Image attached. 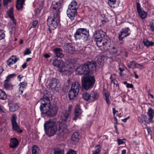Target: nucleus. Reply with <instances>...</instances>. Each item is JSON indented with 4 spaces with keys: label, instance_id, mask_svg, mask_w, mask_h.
Here are the masks:
<instances>
[{
    "label": "nucleus",
    "instance_id": "bb28decb",
    "mask_svg": "<svg viewBox=\"0 0 154 154\" xmlns=\"http://www.w3.org/2000/svg\"><path fill=\"white\" fill-rule=\"evenodd\" d=\"M140 66L143 67V66L136 63L135 61H133L128 64V67L132 68H138Z\"/></svg>",
    "mask_w": 154,
    "mask_h": 154
},
{
    "label": "nucleus",
    "instance_id": "a211bd4d",
    "mask_svg": "<svg viewBox=\"0 0 154 154\" xmlns=\"http://www.w3.org/2000/svg\"><path fill=\"white\" fill-rule=\"evenodd\" d=\"M119 0H108V4L111 8L118 7L120 4Z\"/></svg>",
    "mask_w": 154,
    "mask_h": 154
},
{
    "label": "nucleus",
    "instance_id": "4d7b16f0",
    "mask_svg": "<svg viewBox=\"0 0 154 154\" xmlns=\"http://www.w3.org/2000/svg\"><path fill=\"white\" fill-rule=\"evenodd\" d=\"M150 28V29L153 31L154 30V26L153 23H150L149 24Z\"/></svg>",
    "mask_w": 154,
    "mask_h": 154
},
{
    "label": "nucleus",
    "instance_id": "f704fd0d",
    "mask_svg": "<svg viewBox=\"0 0 154 154\" xmlns=\"http://www.w3.org/2000/svg\"><path fill=\"white\" fill-rule=\"evenodd\" d=\"M82 95L83 98L85 100L90 103V94L85 92L83 93Z\"/></svg>",
    "mask_w": 154,
    "mask_h": 154
},
{
    "label": "nucleus",
    "instance_id": "37998d69",
    "mask_svg": "<svg viewBox=\"0 0 154 154\" xmlns=\"http://www.w3.org/2000/svg\"><path fill=\"white\" fill-rule=\"evenodd\" d=\"M39 149L37 145H34L32 148V154H38Z\"/></svg>",
    "mask_w": 154,
    "mask_h": 154
},
{
    "label": "nucleus",
    "instance_id": "3c124183",
    "mask_svg": "<svg viewBox=\"0 0 154 154\" xmlns=\"http://www.w3.org/2000/svg\"><path fill=\"white\" fill-rule=\"evenodd\" d=\"M31 53V51L29 48H27L25 52L24 53V55H29Z\"/></svg>",
    "mask_w": 154,
    "mask_h": 154
},
{
    "label": "nucleus",
    "instance_id": "69168bd1",
    "mask_svg": "<svg viewBox=\"0 0 154 154\" xmlns=\"http://www.w3.org/2000/svg\"><path fill=\"white\" fill-rule=\"evenodd\" d=\"M3 71L4 69L3 68L2 66H0V76H1L2 72Z\"/></svg>",
    "mask_w": 154,
    "mask_h": 154
},
{
    "label": "nucleus",
    "instance_id": "5701e85b",
    "mask_svg": "<svg viewBox=\"0 0 154 154\" xmlns=\"http://www.w3.org/2000/svg\"><path fill=\"white\" fill-rule=\"evenodd\" d=\"M80 87V85L79 83L78 82H75L72 84L71 89L78 93Z\"/></svg>",
    "mask_w": 154,
    "mask_h": 154
},
{
    "label": "nucleus",
    "instance_id": "6e6552de",
    "mask_svg": "<svg viewBox=\"0 0 154 154\" xmlns=\"http://www.w3.org/2000/svg\"><path fill=\"white\" fill-rule=\"evenodd\" d=\"M62 4L60 2H54L51 6V10L53 15L60 16V9L61 8Z\"/></svg>",
    "mask_w": 154,
    "mask_h": 154
},
{
    "label": "nucleus",
    "instance_id": "473e14b6",
    "mask_svg": "<svg viewBox=\"0 0 154 154\" xmlns=\"http://www.w3.org/2000/svg\"><path fill=\"white\" fill-rule=\"evenodd\" d=\"M103 96L105 97L104 99L106 101V103L109 105L111 103L110 100V96L108 93L104 92L103 94Z\"/></svg>",
    "mask_w": 154,
    "mask_h": 154
},
{
    "label": "nucleus",
    "instance_id": "2eb2a0df",
    "mask_svg": "<svg viewBox=\"0 0 154 154\" xmlns=\"http://www.w3.org/2000/svg\"><path fill=\"white\" fill-rule=\"evenodd\" d=\"M86 63L88 68H89L90 72L91 71L93 72L95 71L96 67V62L95 61H92L90 62H88Z\"/></svg>",
    "mask_w": 154,
    "mask_h": 154
},
{
    "label": "nucleus",
    "instance_id": "9b49d317",
    "mask_svg": "<svg viewBox=\"0 0 154 154\" xmlns=\"http://www.w3.org/2000/svg\"><path fill=\"white\" fill-rule=\"evenodd\" d=\"M64 51L70 54L73 53L75 51V48L71 43H66L63 46Z\"/></svg>",
    "mask_w": 154,
    "mask_h": 154
},
{
    "label": "nucleus",
    "instance_id": "603ef678",
    "mask_svg": "<svg viewBox=\"0 0 154 154\" xmlns=\"http://www.w3.org/2000/svg\"><path fill=\"white\" fill-rule=\"evenodd\" d=\"M19 85L21 86V87L23 88H25L27 86V83L26 82H21L20 83Z\"/></svg>",
    "mask_w": 154,
    "mask_h": 154
},
{
    "label": "nucleus",
    "instance_id": "f3484780",
    "mask_svg": "<svg viewBox=\"0 0 154 154\" xmlns=\"http://www.w3.org/2000/svg\"><path fill=\"white\" fill-rule=\"evenodd\" d=\"M149 117L148 120H146V122L147 123H150L152 122V119L154 116V110L151 108L149 109L147 112Z\"/></svg>",
    "mask_w": 154,
    "mask_h": 154
},
{
    "label": "nucleus",
    "instance_id": "c756f323",
    "mask_svg": "<svg viewBox=\"0 0 154 154\" xmlns=\"http://www.w3.org/2000/svg\"><path fill=\"white\" fill-rule=\"evenodd\" d=\"M54 52L56 56L57 57H62L64 55L62 54V49L60 48H57L54 49Z\"/></svg>",
    "mask_w": 154,
    "mask_h": 154
},
{
    "label": "nucleus",
    "instance_id": "412c9836",
    "mask_svg": "<svg viewBox=\"0 0 154 154\" xmlns=\"http://www.w3.org/2000/svg\"><path fill=\"white\" fill-rule=\"evenodd\" d=\"M18 60L19 58H17L15 56H13L7 61V63L10 66L15 63Z\"/></svg>",
    "mask_w": 154,
    "mask_h": 154
},
{
    "label": "nucleus",
    "instance_id": "c9c22d12",
    "mask_svg": "<svg viewBox=\"0 0 154 154\" xmlns=\"http://www.w3.org/2000/svg\"><path fill=\"white\" fill-rule=\"evenodd\" d=\"M7 94L5 92L0 89V99L5 100L7 98Z\"/></svg>",
    "mask_w": 154,
    "mask_h": 154
},
{
    "label": "nucleus",
    "instance_id": "4c0bfd02",
    "mask_svg": "<svg viewBox=\"0 0 154 154\" xmlns=\"http://www.w3.org/2000/svg\"><path fill=\"white\" fill-rule=\"evenodd\" d=\"M75 72L79 75L85 74V71L81 66H79L75 69Z\"/></svg>",
    "mask_w": 154,
    "mask_h": 154
},
{
    "label": "nucleus",
    "instance_id": "4468645a",
    "mask_svg": "<svg viewBox=\"0 0 154 154\" xmlns=\"http://www.w3.org/2000/svg\"><path fill=\"white\" fill-rule=\"evenodd\" d=\"M70 113L69 112L63 111L61 115L62 122L63 123L69 122L70 121L69 116Z\"/></svg>",
    "mask_w": 154,
    "mask_h": 154
},
{
    "label": "nucleus",
    "instance_id": "864d4df0",
    "mask_svg": "<svg viewBox=\"0 0 154 154\" xmlns=\"http://www.w3.org/2000/svg\"><path fill=\"white\" fill-rule=\"evenodd\" d=\"M143 43L144 45L147 47L149 46V41L146 39H144L143 41Z\"/></svg>",
    "mask_w": 154,
    "mask_h": 154
},
{
    "label": "nucleus",
    "instance_id": "052dcab7",
    "mask_svg": "<svg viewBox=\"0 0 154 154\" xmlns=\"http://www.w3.org/2000/svg\"><path fill=\"white\" fill-rule=\"evenodd\" d=\"M137 119H138V122L139 123H142L143 122V119L141 118H140L139 117H138Z\"/></svg>",
    "mask_w": 154,
    "mask_h": 154
},
{
    "label": "nucleus",
    "instance_id": "39448f33",
    "mask_svg": "<svg viewBox=\"0 0 154 154\" xmlns=\"http://www.w3.org/2000/svg\"><path fill=\"white\" fill-rule=\"evenodd\" d=\"M95 81L94 76H84L82 78V86L86 90L92 88Z\"/></svg>",
    "mask_w": 154,
    "mask_h": 154
},
{
    "label": "nucleus",
    "instance_id": "49530a36",
    "mask_svg": "<svg viewBox=\"0 0 154 154\" xmlns=\"http://www.w3.org/2000/svg\"><path fill=\"white\" fill-rule=\"evenodd\" d=\"M16 75L15 74H10L9 75L7 76L6 77V79L5 80L9 81H10V79L11 78H12L15 76H16Z\"/></svg>",
    "mask_w": 154,
    "mask_h": 154
},
{
    "label": "nucleus",
    "instance_id": "423d86ee",
    "mask_svg": "<svg viewBox=\"0 0 154 154\" xmlns=\"http://www.w3.org/2000/svg\"><path fill=\"white\" fill-rule=\"evenodd\" d=\"M39 103L40 104V109L42 113L47 115L51 106L50 100L48 98L41 99L37 103Z\"/></svg>",
    "mask_w": 154,
    "mask_h": 154
},
{
    "label": "nucleus",
    "instance_id": "79ce46f5",
    "mask_svg": "<svg viewBox=\"0 0 154 154\" xmlns=\"http://www.w3.org/2000/svg\"><path fill=\"white\" fill-rule=\"evenodd\" d=\"M110 52V53L113 56H116L118 55V51L116 48L115 47H112L111 49Z\"/></svg>",
    "mask_w": 154,
    "mask_h": 154
},
{
    "label": "nucleus",
    "instance_id": "4be33fe9",
    "mask_svg": "<svg viewBox=\"0 0 154 154\" xmlns=\"http://www.w3.org/2000/svg\"><path fill=\"white\" fill-rule=\"evenodd\" d=\"M57 112V108L56 107L51 108L49 107V110L48 112L47 115L50 116H54Z\"/></svg>",
    "mask_w": 154,
    "mask_h": 154
},
{
    "label": "nucleus",
    "instance_id": "ddd939ff",
    "mask_svg": "<svg viewBox=\"0 0 154 154\" xmlns=\"http://www.w3.org/2000/svg\"><path fill=\"white\" fill-rule=\"evenodd\" d=\"M77 10L68 7L67 10V14L68 17L71 20H75V15L77 13Z\"/></svg>",
    "mask_w": 154,
    "mask_h": 154
},
{
    "label": "nucleus",
    "instance_id": "aec40b11",
    "mask_svg": "<svg viewBox=\"0 0 154 154\" xmlns=\"http://www.w3.org/2000/svg\"><path fill=\"white\" fill-rule=\"evenodd\" d=\"M18 141L16 138L15 137L11 138L10 140L9 146L12 148H14L18 145Z\"/></svg>",
    "mask_w": 154,
    "mask_h": 154
},
{
    "label": "nucleus",
    "instance_id": "1a4fd4ad",
    "mask_svg": "<svg viewBox=\"0 0 154 154\" xmlns=\"http://www.w3.org/2000/svg\"><path fill=\"white\" fill-rule=\"evenodd\" d=\"M17 116L15 114H13L11 118V123L13 129L15 131L18 132L19 133H21L23 130L20 129V128L16 122Z\"/></svg>",
    "mask_w": 154,
    "mask_h": 154
},
{
    "label": "nucleus",
    "instance_id": "b1692460",
    "mask_svg": "<svg viewBox=\"0 0 154 154\" xmlns=\"http://www.w3.org/2000/svg\"><path fill=\"white\" fill-rule=\"evenodd\" d=\"M25 0H17L16 3V7L18 10H21L23 8V5Z\"/></svg>",
    "mask_w": 154,
    "mask_h": 154
},
{
    "label": "nucleus",
    "instance_id": "2f4dec72",
    "mask_svg": "<svg viewBox=\"0 0 154 154\" xmlns=\"http://www.w3.org/2000/svg\"><path fill=\"white\" fill-rule=\"evenodd\" d=\"M79 139V134L78 132L74 133L72 135L71 140L74 142H78Z\"/></svg>",
    "mask_w": 154,
    "mask_h": 154
},
{
    "label": "nucleus",
    "instance_id": "c03bdc74",
    "mask_svg": "<svg viewBox=\"0 0 154 154\" xmlns=\"http://www.w3.org/2000/svg\"><path fill=\"white\" fill-rule=\"evenodd\" d=\"M18 109V105L15 104L9 107V110L10 111L14 112Z\"/></svg>",
    "mask_w": 154,
    "mask_h": 154
},
{
    "label": "nucleus",
    "instance_id": "a18cd8bd",
    "mask_svg": "<svg viewBox=\"0 0 154 154\" xmlns=\"http://www.w3.org/2000/svg\"><path fill=\"white\" fill-rule=\"evenodd\" d=\"M136 8L137 13L141 11L142 10L141 8V6L140 4L138 2L136 3Z\"/></svg>",
    "mask_w": 154,
    "mask_h": 154
},
{
    "label": "nucleus",
    "instance_id": "e433bc0d",
    "mask_svg": "<svg viewBox=\"0 0 154 154\" xmlns=\"http://www.w3.org/2000/svg\"><path fill=\"white\" fill-rule=\"evenodd\" d=\"M64 150L63 149L56 148L54 149V154H64Z\"/></svg>",
    "mask_w": 154,
    "mask_h": 154
},
{
    "label": "nucleus",
    "instance_id": "5fc2aeb1",
    "mask_svg": "<svg viewBox=\"0 0 154 154\" xmlns=\"http://www.w3.org/2000/svg\"><path fill=\"white\" fill-rule=\"evenodd\" d=\"M3 0V5L5 6H6L8 3L10 2L11 0Z\"/></svg>",
    "mask_w": 154,
    "mask_h": 154
},
{
    "label": "nucleus",
    "instance_id": "8fccbe9b",
    "mask_svg": "<svg viewBox=\"0 0 154 154\" xmlns=\"http://www.w3.org/2000/svg\"><path fill=\"white\" fill-rule=\"evenodd\" d=\"M38 23V21L37 20H35L33 21L32 22V25L30 28V29L34 28L37 25Z\"/></svg>",
    "mask_w": 154,
    "mask_h": 154
},
{
    "label": "nucleus",
    "instance_id": "338daca9",
    "mask_svg": "<svg viewBox=\"0 0 154 154\" xmlns=\"http://www.w3.org/2000/svg\"><path fill=\"white\" fill-rule=\"evenodd\" d=\"M129 118V116H128L127 117L124 119H122V121L124 122H126L127 120Z\"/></svg>",
    "mask_w": 154,
    "mask_h": 154
},
{
    "label": "nucleus",
    "instance_id": "f03ea898",
    "mask_svg": "<svg viewBox=\"0 0 154 154\" xmlns=\"http://www.w3.org/2000/svg\"><path fill=\"white\" fill-rule=\"evenodd\" d=\"M56 122L52 119H49L45 122L44 127L47 135L49 137H51L56 134L58 129H62L60 126L58 128Z\"/></svg>",
    "mask_w": 154,
    "mask_h": 154
},
{
    "label": "nucleus",
    "instance_id": "20e7f679",
    "mask_svg": "<svg viewBox=\"0 0 154 154\" xmlns=\"http://www.w3.org/2000/svg\"><path fill=\"white\" fill-rule=\"evenodd\" d=\"M75 61L74 59H70L66 64L63 63V67L59 69V72L68 75H71L72 70L75 68Z\"/></svg>",
    "mask_w": 154,
    "mask_h": 154
},
{
    "label": "nucleus",
    "instance_id": "393cba45",
    "mask_svg": "<svg viewBox=\"0 0 154 154\" xmlns=\"http://www.w3.org/2000/svg\"><path fill=\"white\" fill-rule=\"evenodd\" d=\"M58 80L56 78H52L51 79L47 86L48 88L51 89L55 85Z\"/></svg>",
    "mask_w": 154,
    "mask_h": 154
},
{
    "label": "nucleus",
    "instance_id": "6e6d98bb",
    "mask_svg": "<svg viewBox=\"0 0 154 154\" xmlns=\"http://www.w3.org/2000/svg\"><path fill=\"white\" fill-rule=\"evenodd\" d=\"M66 154H76V152L72 149H70Z\"/></svg>",
    "mask_w": 154,
    "mask_h": 154
},
{
    "label": "nucleus",
    "instance_id": "9d476101",
    "mask_svg": "<svg viewBox=\"0 0 154 154\" xmlns=\"http://www.w3.org/2000/svg\"><path fill=\"white\" fill-rule=\"evenodd\" d=\"M130 29L129 28L127 27L122 29L118 34V39L120 41H122L123 39L130 35V33L129 32Z\"/></svg>",
    "mask_w": 154,
    "mask_h": 154
},
{
    "label": "nucleus",
    "instance_id": "13d9d810",
    "mask_svg": "<svg viewBox=\"0 0 154 154\" xmlns=\"http://www.w3.org/2000/svg\"><path fill=\"white\" fill-rule=\"evenodd\" d=\"M117 141L119 145H120L124 143V142L123 141V139H119L117 140Z\"/></svg>",
    "mask_w": 154,
    "mask_h": 154
},
{
    "label": "nucleus",
    "instance_id": "774afa93",
    "mask_svg": "<svg viewBox=\"0 0 154 154\" xmlns=\"http://www.w3.org/2000/svg\"><path fill=\"white\" fill-rule=\"evenodd\" d=\"M50 56V55L48 54H45L44 55V57L46 58L49 57Z\"/></svg>",
    "mask_w": 154,
    "mask_h": 154
},
{
    "label": "nucleus",
    "instance_id": "e2e57ef3",
    "mask_svg": "<svg viewBox=\"0 0 154 154\" xmlns=\"http://www.w3.org/2000/svg\"><path fill=\"white\" fill-rule=\"evenodd\" d=\"M24 88H23V87H21V86H20L19 90L20 91V93H22L23 92V89Z\"/></svg>",
    "mask_w": 154,
    "mask_h": 154
},
{
    "label": "nucleus",
    "instance_id": "58836bf2",
    "mask_svg": "<svg viewBox=\"0 0 154 154\" xmlns=\"http://www.w3.org/2000/svg\"><path fill=\"white\" fill-rule=\"evenodd\" d=\"M95 150L94 151L92 154H100L101 151V147L100 145L98 144L95 146Z\"/></svg>",
    "mask_w": 154,
    "mask_h": 154
},
{
    "label": "nucleus",
    "instance_id": "a878e982",
    "mask_svg": "<svg viewBox=\"0 0 154 154\" xmlns=\"http://www.w3.org/2000/svg\"><path fill=\"white\" fill-rule=\"evenodd\" d=\"M78 93L71 89L69 92L68 96L70 100L75 98L78 95Z\"/></svg>",
    "mask_w": 154,
    "mask_h": 154
},
{
    "label": "nucleus",
    "instance_id": "7c9ffc66",
    "mask_svg": "<svg viewBox=\"0 0 154 154\" xmlns=\"http://www.w3.org/2000/svg\"><path fill=\"white\" fill-rule=\"evenodd\" d=\"M54 85L52 88V90L54 92L59 91L60 89V84L59 80L57 81L56 83Z\"/></svg>",
    "mask_w": 154,
    "mask_h": 154
},
{
    "label": "nucleus",
    "instance_id": "dca6fc26",
    "mask_svg": "<svg viewBox=\"0 0 154 154\" xmlns=\"http://www.w3.org/2000/svg\"><path fill=\"white\" fill-rule=\"evenodd\" d=\"M98 93L94 91H92L90 94V103L94 102L97 100L99 98Z\"/></svg>",
    "mask_w": 154,
    "mask_h": 154
},
{
    "label": "nucleus",
    "instance_id": "f257e3e1",
    "mask_svg": "<svg viewBox=\"0 0 154 154\" xmlns=\"http://www.w3.org/2000/svg\"><path fill=\"white\" fill-rule=\"evenodd\" d=\"M94 41L97 46L103 51L107 50L109 47L108 37L106 33L101 30L96 31L94 34Z\"/></svg>",
    "mask_w": 154,
    "mask_h": 154
},
{
    "label": "nucleus",
    "instance_id": "a19ab883",
    "mask_svg": "<svg viewBox=\"0 0 154 154\" xmlns=\"http://www.w3.org/2000/svg\"><path fill=\"white\" fill-rule=\"evenodd\" d=\"M138 14L140 17L142 19H144L146 18L147 16V14L143 11L138 13Z\"/></svg>",
    "mask_w": 154,
    "mask_h": 154
},
{
    "label": "nucleus",
    "instance_id": "f8f14e48",
    "mask_svg": "<svg viewBox=\"0 0 154 154\" xmlns=\"http://www.w3.org/2000/svg\"><path fill=\"white\" fill-rule=\"evenodd\" d=\"M82 112V109L80 108L79 105H77L75 109L74 116L72 118V119L75 121L78 118H80Z\"/></svg>",
    "mask_w": 154,
    "mask_h": 154
},
{
    "label": "nucleus",
    "instance_id": "6ab92c4d",
    "mask_svg": "<svg viewBox=\"0 0 154 154\" xmlns=\"http://www.w3.org/2000/svg\"><path fill=\"white\" fill-rule=\"evenodd\" d=\"M53 64L54 66L59 68L58 71L59 72V69L60 67H63V63L61 62L60 60L55 58L53 59Z\"/></svg>",
    "mask_w": 154,
    "mask_h": 154
},
{
    "label": "nucleus",
    "instance_id": "bf43d9fd",
    "mask_svg": "<svg viewBox=\"0 0 154 154\" xmlns=\"http://www.w3.org/2000/svg\"><path fill=\"white\" fill-rule=\"evenodd\" d=\"M126 87L128 88H133V85L132 84L128 83L126 85Z\"/></svg>",
    "mask_w": 154,
    "mask_h": 154
},
{
    "label": "nucleus",
    "instance_id": "680f3d73",
    "mask_svg": "<svg viewBox=\"0 0 154 154\" xmlns=\"http://www.w3.org/2000/svg\"><path fill=\"white\" fill-rule=\"evenodd\" d=\"M72 109V106L69 105L68 110L67 111V110L65 111H64L65 112H70V111Z\"/></svg>",
    "mask_w": 154,
    "mask_h": 154
},
{
    "label": "nucleus",
    "instance_id": "0eeeda50",
    "mask_svg": "<svg viewBox=\"0 0 154 154\" xmlns=\"http://www.w3.org/2000/svg\"><path fill=\"white\" fill-rule=\"evenodd\" d=\"M60 16L53 15L52 17L49 16L47 20V24L49 26V29L54 30L57 26V23L59 21Z\"/></svg>",
    "mask_w": 154,
    "mask_h": 154
},
{
    "label": "nucleus",
    "instance_id": "c85d7f7f",
    "mask_svg": "<svg viewBox=\"0 0 154 154\" xmlns=\"http://www.w3.org/2000/svg\"><path fill=\"white\" fill-rule=\"evenodd\" d=\"M68 7L73 9H78L79 8V5L78 3L75 1L73 0L69 5Z\"/></svg>",
    "mask_w": 154,
    "mask_h": 154
},
{
    "label": "nucleus",
    "instance_id": "ea45409f",
    "mask_svg": "<svg viewBox=\"0 0 154 154\" xmlns=\"http://www.w3.org/2000/svg\"><path fill=\"white\" fill-rule=\"evenodd\" d=\"M81 66L82 69H84V71L85 72V74H88L90 72L89 68H88L86 63L84 64L83 65H81Z\"/></svg>",
    "mask_w": 154,
    "mask_h": 154
},
{
    "label": "nucleus",
    "instance_id": "0e129e2a",
    "mask_svg": "<svg viewBox=\"0 0 154 154\" xmlns=\"http://www.w3.org/2000/svg\"><path fill=\"white\" fill-rule=\"evenodd\" d=\"M147 130L149 134L150 133L152 132V131L150 128H147Z\"/></svg>",
    "mask_w": 154,
    "mask_h": 154
},
{
    "label": "nucleus",
    "instance_id": "72a5a7b5",
    "mask_svg": "<svg viewBox=\"0 0 154 154\" xmlns=\"http://www.w3.org/2000/svg\"><path fill=\"white\" fill-rule=\"evenodd\" d=\"M13 9L12 8H11L8 12V14L9 16V17L12 20L13 22L14 23L15 25H16V20L14 19V16H13Z\"/></svg>",
    "mask_w": 154,
    "mask_h": 154
},
{
    "label": "nucleus",
    "instance_id": "cd10ccee",
    "mask_svg": "<svg viewBox=\"0 0 154 154\" xmlns=\"http://www.w3.org/2000/svg\"><path fill=\"white\" fill-rule=\"evenodd\" d=\"M4 88L7 90H11L13 89V85L9 81L5 80L4 82Z\"/></svg>",
    "mask_w": 154,
    "mask_h": 154
},
{
    "label": "nucleus",
    "instance_id": "de8ad7c7",
    "mask_svg": "<svg viewBox=\"0 0 154 154\" xmlns=\"http://www.w3.org/2000/svg\"><path fill=\"white\" fill-rule=\"evenodd\" d=\"M108 58V57L106 56H105L104 55H101L98 58V59L99 60V59L101 60V61H100L101 62H102V60H104L105 59H107Z\"/></svg>",
    "mask_w": 154,
    "mask_h": 154
},
{
    "label": "nucleus",
    "instance_id": "7ed1b4c3",
    "mask_svg": "<svg viewBox=\"0 0 154 154\" xmlns=\"http://www.w3.org/2000/svg\"><path fill=\"white\" fill-rule=\"evenodd\" d=\"M89 30L86 28H79L74 33V37L76 40L81 39L84 42H86L89 40Z\"/></svg>",
    "mask_w": 154,
    "mask_h": 154
},
{
    "label": "nucleus",
    "instance_id": "09e8293b",
    "mask_svg": "<svg viewBox=\"0 0 154 154\" xmlns=\"http://www.w3.org/2000/svg\"><path fill=\"white\" fill-rule=\"evenodd\" d=\"M5 36V34L3 31L0 29V40L4 39Z\"/></svg>",
    "mask_w": 154,
    "mask_h": 154
}]
</instances>
